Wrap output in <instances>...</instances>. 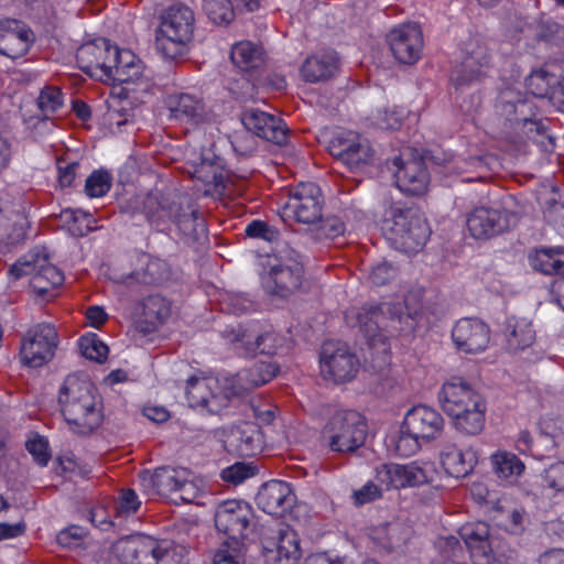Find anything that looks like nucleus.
<instances>
[{
	"instance_id": "26",
	"label": "nucleus",
	"mask_w": 564,
	"mask_h": 564,
	"mask_svg": "<svg viewBox=\"0 0 564 564\" xmlns=\"http://www.w3.org/2000/svg\"><path fill=\"white\" fill-rule=\"evenodd\" d=\"M444 420L434 409L426 405H416L409 410L403 420L406 433L423 441L436 438L443 431Z\"/></svg>"
},
{
	"instance_id": "5",
	"label": "nucleus",
	"mask_w": 564,
	"mask_h": 564,
	"mask_svg": "<svg viewBox=\"0 0 564 564\" xmlns=\"http://www.w3.org/2000/svg\"><path fill=\"white\" fill-rule=\"evenodd\" d=\"M367 434V421L361 413L339 410L324 425L322 443L333 453L351 455L365 445Z\"/></svg>"
},
{
	"instance_id": "28",
	"label": "nucleus",
	"mask_w": 564,
	"mask_h": 564,
	"mask_svg": "<svg viewBox=\"0 0 564 564\" xmlns=\"http://www.w3.org/2000/svg\"><path fill=\"white\" fill-rule=\"evenodd\" d=\"M256 500L258 507L265 513L282 517L293 507L295 496L285 481L271 480L261 486Z\"/></svg>"
},
{
	"instance_id": "39",
	"label": "nucleus",
	"mask_w": 564,
	"mask_h": 564,
	"mask_svg": "<svg viewBox=\"0 0 564 564\" xmlns=\"http://www.w3.org/2000/svg\"><path fill=\"white\" fill-rule=\"evenodd\" d=\"M441 462L449 476L463 478L474 469L477 456L473 449L463 451L455 445H447L442 452Z\"/></svg>"
},
{
	"instance_id": "6",
	"label": "nucleus",
	"mask_w": 564,
	"mask_h": 564,
	"mask_svg": "<svg viewBox=\"0 0 564 564\" xmlns=\"http://www.w3.org/2000/svg\"><path fill=\"white\" fill-rule=\"evenodd\" d=\"M160 19L156 50L171 59L184 55L194 32L193 10L183 3H174L161 13Z\"/></svg>"
},
{
	"instance_id": "7",
	"label": "nucleus",
	"mask_w": 564,
	"mask_h": 564,
	"mask_svg": "<svg viewBox=\"0 0 564 564\" xmlns=\"http://www.w3.org/2000/svg\"><path fill=\"white\" fill-rule=\"evenodd\" d=\"M276 263L271 264L264 286L268 293L288 297L299 291L304 282V265L297 251L285 247L280 249Z\"/></svg>"
},
{
	"instance_id": "46",
	"label": "nucleus",
	"mask_w": 564,
	"mask_h": 564,
	"mask_svg": "<svg viewBox=\"0 0 564 564\" xmlns=\"http://www.w3.org/2000/svg\"><path fill=\"white\" fill-rule=\"evenodd\" d=\"M235 341L240 343L246 355L254 356L258 354L262 355H274L276 354L278 347L280 346V338L276 334L267 332L258 335L253 339L245 333L238 334Z\"/></svg>"
},
{
	"instance_id": "63",
	"label": "nucleus",
	"mask_w": 564,
	"mask_h": 564,
	"mask_svg": "<svg viewBox=\"0 0 564 564\" xmlns=\"http://www.w3.org/2000/svg\"><path fill=\"white\" fill-rule=\"evenodd\" d=\"M544 480L550 488L564 491V462L555 463L545 469Z\"/></svg>"
},
{
	"instance_id": "12",
	"label": "nucleus",
	"mask_w": 564,
	"mask_h": 564,
	"mask_svg": "<svg viewBox=\"0 0 564 564\" xmlns=\"http://www.w3.org/2000/svg\"><path fill=\"white\" fill-rule=\"evenodd\" d=\"M397 186L410 195L424 194L430 176L422 156L414 155L412 149H406L393 159Z\"/></svg>"
},
{
	"instance_id": "18",
	"label": "nucleus",
	"mask_w": 564,
	"mask_h": 564,
	"mask_svg": "<svg viewBox=\"0 0 564 564\" xmlns=\"http://www.w3.org/2000/svg\"><path fill=\"white\" fill-rule=\"evenodd\" d=\"M514 220L511 212L481 206L468 214L466 225L474 238L489 239L507 231Z\"/></svg>"
},
{
	"instance_id": "3",
	"label": "nucleus",
	"mask_w": 564,
	"mask_h": 564,
	"mask_svg": "<svg viewBox=\"0 0 564 564\" xmlns=\"http://www.w3.org/2000/svg\"><path fill=\"white\" fill-rule=\"evenodd\" d=\"M406 312H402L401 304L382 303L377 306H362L354 313V318L360 330L369 338L377 337L381 332L399 333L404 328L412 327L409 319L416 318L422 312V304L415 294H408L404 299Z\"/></svg>"
},
{
	"instance_id": "47",
	"label": "nucleus",
	"mask_w": 564,
	"mask_h": 564,
	"mask_svg": "<svg viewBox=\"0 0 564 564\" xmlns=\"http://www.w3.org/2000/svg\"><path fill=\"white\" fill-rule=\"evenodd\" d=\"M531 265L544 274L564 275V252L553 249L538 250L531 258Z\"/></svg>"
},
{
	"instance_id": "30",
	"label": "nucleus",
	"mask_w": 564,
	"mask_h": 564,
	"mask_svg": "<svg viewBox=\"0 0 564 564\" xmlns=\"http://www.w3.org/2000/svg\"><path fill=\"white\" fill-rule=\"evenodd\" d=\"M438 398L442 409L448 415L460 413L464 408L474 406L476 401L482 399L479 393L459 377H453L446 381L442 387Z\"/></svg>"
},
{
	"instance_id": "51",
	"label": "nucleus",
	"mask_w": 564,
	"mask_h": 564,
	"mask_svg": "<svg viewBox=\"0 0 564 564\" xmlns=\"http://www.w3.org/2000/svg\"><path fill=\"white\" fill-rule=\"evenodd\" d=\"M536 37L553 45L564 43V26L553 20H541L538 24Z\"/></svg>"
},
{
	"instance_id": "27",
	"label": "nucleus",
	"mask_w": 564,
	"mask_h": 564,
	"mask_svg": "<svg viewBox=\"0 0 564 564\" xmlns=\"http://www.w3.org/2000/svg\"><path fill=\"white\" fill-rule=\"evenodd\" d=\"M135 315V329L151 334L170 317L171 303L160 294H150L137 304Z\"/></svg>"
},
{
	"instance_id": "23",
	"label": "nucleus",
	"mask_w": 564,
	"mask_h": 564,
	"mask_svg": "<svg viewBox=\"0 0 564 564\" xmlns=\"http://www.w3.org/2000/svg\"><path fill=\"white\" fill-rule=\"evenodd\" d=\"M452 338L458 350L478 354L488 347L490 329L478 318H462L453 327Z\"/></svg>"
},
{
	"instance_id": "11",
	"label": "nucleus",
	"mask_w": 564,
	"mask_h": 564,
	"mask_svg": "<svg viewBox=\"0 0 564 564\" xmlns=\"http://www.w3.org/2000/svg\"><path fill=\"white\" fill-rule=\"evenodd\" d=\"M253 519L249 503L241 500H227L216 508L214 520L218 532L228 536L229 542L240 543Z\"/></svg>"
},
{
	"instance_id": "24",
	"label": "nucleus",
	"mask_w": 564,
	"mask_h": 564,
	"mask_svg": "<svg viewBox=\"0 0 564 564\" xmlns=\"http://www.w3.org/2000/svg\"><path fill=\"white\" fill-rule=\"evenodd\" d=\"M241 122L253 137L282 145L288 141V128L283 121L270 113L258 109L246 110L241 115Z\"/></svg>"
},
{
	"instance_id": "4",
	"label": "nucleus",
	"mask_w": 564,
	"mask_h": 564,
	"mask_svg": "<svg viewBox=\"0 0 564 564\" xmlns=\"http://www.w3.org/2000/svg\"><path fill=\"white\" fill-rule=\"evenodd\" d=\"M182 551L172 541L144 534L124 536L113 544V554L121 564H182Z\"/></svg>"
},
{
	"instance_id": "48",
	"label": "nucleus",
	"mask_w": 564,
	"mask_h": 564,
	"mask_svg": "<svg viewBox=\"0 0 564 564\" xmlns=\"http://www.w3.org/2000/svg\"><path fill=\"white\" fill-rule=\"evenodd\" d=\"M494 470L499 478L508 479L519 477L524 470V464L517 455L509 452H499L492 455Z\"/></svg>"
},
{
	"instance_id": "21",
	"label": "nucleus",
	"mask_w": 564,
	"mask_h": 564,
	"mask_svg": "<svg viewBox=\"0 0 564 564\" xmlns=\"http://www.w3.org/2000/svg\"><path fill=\"white\" fill-rule=\"evenodd\" d=\"M388 41L393 56L403 64H414L421 56L423 35L420 26L414 23L403 24L393 29Z\"/></svg>"
},
{
	"instance_id": "38",
	"label": "nucleus",
	"mask_w": 564,
	"mask_h": 564,
	"mask_svg": "<svg viewBox=\"0 0 564 564\" xmlns=\"http://www.w3.org/2000/svg\"><path fill=\"white\" fill-rule=\"evenodd\" d=\"M111 53L110 63L112 64L109 79L123 84L132 83L141 76L142 65L131 51L116 47V52Z\"/></svg>"
},
{
	"instance_id": "61",
	"label": "nucleus",
	"mask_w": 564,
	"mask_h": 564,
	"mask_svg": "<svg viewBox=\"0 0 564 564\" xmlns=\"http://www.w3.org/2000/svg\"><path fill=\"white\" fill-rule=\"evenodd\" d=\"M420 440L422 438L406 433L402 425L400 430V436L395 443V451L401 456H410L419 451L421 446Z\"/></svg>"
},
{
	"instance_id": "52",
	"label": "nucleus",
	"mask_w": 564,
	"mask_h": 564,
	"mask_svg": "<svg viewBox=\"0 0 564 564\" xmlns=\"http://www.w3.org/2000/svg\"><path fill=\"white\" fill-rule=\"evenodd\" d=\"M110 187V174L106 171H94L86 180L85 192L90 197H101Z\"/></svg>"
},
{
	"instance_id": "45",
	"label": "nucleus",
	"mask_w": 564,
	"mask_h": 564,
	"mask_svg": "<svg viewBox=\"0 0 564 564\" xmlns=\"http://www.w3.org/2000/svg\"><path fill=\"white\" fill-rule=\"evenodd\" d=\"M560 82L561 79L554 74L544 68H538L525 78V87L534 97L547 98L552 101Z\"/></svg>"
},
{
	"instance_id": "25",
	"label": "nucleus",
	"mask_w": 564,
	"mask_h": 564,
	"mask_svg": "<svg viewBox=\"0 0 564 564\" xmlns=\"http://www.w3.org/2000/svg\"><path fill=\"white\" fill-rule=\"evenodd\" d=\"M459 535L467 545L474 564H490L494 560L495 539L488 523L482 521L465 523Z\"/></svg>"
},
{
	"instance_id": "50",
	"label": "nucleus",
	"mask_w": 564,
	"mask_h": 564,
	"mask_svg": "<svg viewBox=\"0 0 564 564\" xmlns=\"http://www.w3.org/2000/svg\"><path fill=\"white\" fill-rule=\"evenodd\" d=\"M82 355L93 361L102 362L108 355V346L99 340L96 335L82 336L78 343Z\"/></svg>"
},
{
	"instance_id": "20",
	"label": "nucleus",
	"mask_w": 564,
	"mask_h": 564,
	"mask_svg": "<svg viewBox=\"0 0 564 564\" xmlns=\"http://www.w3.org/2000/svg\"><path fill=\"white\" fill-rule=\"evenodd\" d=\"M279 371V367L271 362L257 361L251 367L237 372L235 376L225 377V389L229 391L231 400L240 398L253 389L272 380Z\"/></svg>"
},
{
	"instance_id": "57",
	"label": "nucleus",
	"mask_w": 564,
	"mask_h": 564,
	"mask_svg": "<svg viewBox=\"0 0 564 564\" xmlns=\"http://www.w3.org/2000/svg\"><path fill=\"white\" fill-rule=\"evenodd\" d=\"M240 543L225 541L214 555L213 564H241L239 558Z\"/></svg>"
},
{
	"instance_id": "9",
	"label": "nucleus",
	"mask_w": 564,
	"mask_h": 564,
	"mask_svg": "<svg viewBox=\"0 0 564 564\" xmlns=\"http://www.w3.org/2000/svg\"><path fill=\"white\" fill-rule=\"evenodd\" d=\"M58 344L55 327L47 323L37 324L24 335L20 357L21 361L32 368L42 367L54 356Z\"/></svg>"
},
{
	"instance_id": "33",
	"label": "nucleus",
	"mask_w": 564,
	"mask_h": 564,
	"mask_svg": "<svg viewBox=\"0 0 564 564\" xmlns=\"http://www.w3.org/2000/svg\"><path fill=\"white\" fill-rule=\"evenodd\" d=\"M170 117L181 122L198 124L206 119L204 101L195 95L180 93L166 98Z\"/></svg>"
},
{
	"instance_id": "43",
	"label": "nucleus",
	"mask_w": 564,
	"mask_h": 564,
	"mask_svg": "<svg viewBox=\"0 0 564 564\" xmlns=\"http://www.w3.org/2000/svg\"><path fill=\"white\" fill-rule=\"evenodd\" d=\"M63 105L62 93L56 87H45L41 90L37 97V107L40 115L35 118H30L29 124L36 129L39 126L51 124L54 126L51 116L54 115Z\"/></svg>"
},
{
	"instance_id": "60",
	"label": "nucleus",
	"mask_w": 564,
	"mask_h": 564,
	"mask_svg": "<svg viewBox=\"0 0 564 564\" xmlns=\"http://www.w3.org/2000/svg\"><path fill=\"white\" fill-rule=\"evenodd\" d=\"M317 227L318 236L325 238H336L345 232V224L336 216H330L325 219L318 220Z\"/></svg>"
},
{
	"instance_id": "56",
	"label": "nucleus",
	"mask_w": 564,
	"mask_h": 564,
	"mask_svg": "<svg viewBox=\"0 0 564 564\" xmlns=\"http://www.w3.org/2000/svg\"><path fill=\"white\" fill-rule=\"evenodd\" d=\"M256 138L243 127V130L236 131L231 144L235 151L241 155H250L256 151Z\"/></svg>"
},
{
	"instance_id": "54",
	"label": "nucleus",
	"mask_w": 564,
	"mask_h": 564,
	"mask_svg": "<svg viewBox=\"0 0 564 564\" xmlns=\"http://www.w3.org/2000/svg\"><path fill=\"white\" fill-rule=\"evenodd\" d=\"M141 505L135 491L131 488L122 489L119 499L115 506L119 516H129L135 513Z\"/></svg>"
},
{
	"instance_id": "35",
	"label": "nucleus",
	"mask_w": 564,
	"mask_h": 564,
	"mask_svg": "<svg viewBox=\"0 0 564 564\" xmlns=\"http://www.w3.org/2000/svg\"><path fill=\"white\" fill-rule=\"evenodd\" d=\"M64 274L59 269L48 262L46 254L37 251L36 269L30 281L33 291L41 297H46L51 291L62 285Z\"/></svg>"
},
{
	"instance_id": "59",
	"label": "nucleus",
	"mask_w": 564,
	"mask_h": 564,
	"mask_svg": "<svg viewBox=\"0 0 564 564\" xmlns=\"http://www.w3.org/2000/svg\"><path fill=\"white\" fill-rule=\"evenodd\" d=\"M247 236L251 238H261L267 241H275L279 239V231L272 227L269 226L267 223L261 220H253L250 223L246 228Z\"/></svg>"
},
{
	"instance_id": "62",
	"label": "nucleus",
	"mask_w": 564,
	"mask_h": 564,
	"mask_svg": "<svg viewBox=\"0 0 564 564\" xmlns=\"http://www.w3.org/2000/svg\"><path fill=\"white\" fill-rule=\"evenodd\" d=\"M25 446L39 465L45 466L48 463L51 454L48 452L47 442L43 437L37 436L34 440H30L26 442Z\"/></svg>"
},
{
	"instance_id": "22",
	"label": "nucleus",
	"mask_w": 564,
	"mask_h": 564,
	"mask_svg": "<svg viewBox=\"0 0 564 564\" xmlns=\"http://www.w3.org/2000/svg\"><path fill=\"white\" fill-rule=\"evenodd\" d=\"M188 202L187 194L163 196L159 193H149L142 203V210L148 221L159 231H164L172 219L174 210H180Z\"/></svg>"
},
{
	"instance_id": "53",
	"label": "nucleus",
	"mask_w": 564,
	"mask_h": 564,
	"mask_svg": "<svg viewBox=\"0 0 564 564\" xmlns=\"http://www.w3.org/2000/svg\"><path fill=\"white\" fill-rule=\"evenodd\" d=\"M37 251L32 250L22 256L9 268L8 278L10 281H18L24 275H33L36 269Z\"/></svg>"
},
{
	"instance_id": "55",
	"label": "nucleus",
	"mask_w": 564,
	"mask_h": 564,
	"mask_svg": "<svg viewBox=\"0 0 564 564\" xmlns=\"http://www.w3.org/2000/svg\"><path fill=\"white\" fill-rule=\"evenodd\" d=\"M254 475V467L245 463H236L221 471V478L226 482L238 485Z\"/></svg>"
},
{
	"instance_id": "17",
	"label": "nucleus",
	"mask_w": 564,
	"mask_h": 564,
	"mask_svg": "<svg viewBox=\"0 0 564 564\" xmlns=\"http://www.w3.org/2000/svg\"><path fill=\"white\" fill-rule=\"evenodd\" d=\"M169 276L170 268L164 260L144 254L139 269L128 274H115L111 281L130 293H140L143 286L159 285Z\"/></svg>"
},
{
	"instance_id": "41",
	"label": "nucleus",
	"mask_w": 564,
	"mask_h": 564,
	"mask_svg": "<svg viewBox=\"0 0 564 564\" xmlns=\"http://www.w3.org/2000/svg\"><path fill=\"white\" fill-rule=\"evenodd\" d=\"M505 333L507 347L513 352L527 349L535 340V330L532 326V321L527 317H510L507 322Z\"/></svg>"
},
{
	"instance_id": "58",
	"label": "nucleus",
	"mask_w": 564,
	"mask_h": 564,
	"mask_svg": "<svg viewBox=\"0 0 564 564\" xmlns=\"http://www.w3.org/2000/svg\"><path fill=\"white\" fill-rule=\"evenodd\" d=\"M397 275V268H394L391 263L383 261L372 267L369 280L375 285H386L391 280H393Z\"/></svg>"
},
{
	"instance_id": "40",
	"label": "nucleus",
	"mask_w": 564,
	"mask_h": 564,
	"mask_svg": "<svg viewBox=\"0 0 564 564\" xmlns=\"http://www.w3.org/2000/svg\"><path fill=\"white\" fill-rule=\"evenodd\" d=\"M297 534L289 527L279 530L276 551L267 554L268 564H297L301 558Z\"/></svg>"
},
{
	"instance_id": "44",
	"label": "nucleus",
	"mask_w": 564,
	"mask_h": 564,
	"mask_svg": "<svg viewBox=\"0 0 564 564\" xmlns=\"http://www.w3.org/2000/svg\"><path fill=\"white\" fill-rule=\"evenodd\" d=\"M230 58L242 72H250L264 64V52L262 47L252 42L243 41L232 46Z\"/></svg>"
},
{
	"instance_id": "29",
	"label": "nucleus",
	"mask_w": 564,
	"mask_h": 564,
	"mask_svg": "<svg viewBox=\"0 0 564 564\" xmlns=\"http://www.w3.org/2000/svg\"><path fill=\"white\" fill-rule=\"evenodd\" d=\"M33 42L32 31L22 22L6 20L0 22V54L9 58H20L26 54Z\"/></svg>"
},
{
	"instance_id": "10",
	"label": "nucleus",
	"mask_w": 564,
	"mask_h": 564,
	"mask_svg": "<svg viewBox=\"0 0 564 564\" xmlns=\"http://www.w3.org/2000/svg\"><path fill=\"white\" fill-rule=\"evenodd\" d=\"M359 369V359L340 341L328 340L321 350L322 373L334 381L341 383L355 378Z\"/></svg>"
},
{
	"instance_id": "15",
	"label": "nucleus",
	"mask_w": 564,
	"mask_h": 564,
	"mask_svg": "<svg viewBox=\"0 0 564 564\" xmlns=\"http://www.w3.org/2000/svg\"><path fill=\"white\" fill-rule=\"evenodd\" d=\"M285 210H290L297 223L315 224L321 220L323 198L315 183H300L289 191Z\"/></svg>"
},
{
	"instance_id": "14",
	"label": "nucleus",
	"mask_w": 564,
	"mask_h": 564,
	"mask_svg": "<svg viewBox=\"0 0 564 564\" xmlns=\"http://www.w3.org/2000/svg\"><path fill=\"white\" fill-rule=\"evenodd\" d=\"M434 473L431 463L384 464L378 469L377 477L387 488L398 489L430 484L433 481Z\"/></svg>"
},
{
	"instance_id": "37",
	"label": "nucleus",
	"mask_w": 564,
	"mask_h": 564,
	"mask_svg": "<svg viewBox=\"0 0 564 564\" xmlns=\"http://www.w3.org/2000/svg\"><path fill=\"white\" fill-rule=\"evenodd\" d=\"M337 68V54L323 52L308 56L301 67V74L306 82L316 83L332 77Z\"/></svg>"
},
{
	"instance_id": "42",
	"label": "nucleus",
	"mask_w": 564,
	"mask_h": 564,
	"mask_svg": "<svg viewBox=\"0 0 564 564\" xmlns=\"http://www.w3.org/2000/svg\"><path fill=\"white\" fill-rule=\"evenodd\" d=\"M486 404L484 399L476 401L474 406L464 408L460 413H454L451 416L454 419L456 430L466 435L479 434L485 425Z\"/></svg>"
},
{
	"instance_id": "31",
	"label": "nucleus",
	"mask_w": 564,
	"mask_h": 564,
	"mask_svg": "<svg viewBox=\"0 0 564 564\" xmlns=\"http://www.w3.org/2000/svg\"><path fill=\"white\" fill-rule=\"evenodd\" d=\"M177 227L182 239L187 245L202 243L207 240L205 219L188 195V202L180 210H174L171 219Z\"/></svg>"
},
{
	"instance_id": "1",
	"label": "nucleus",
	"mask_w": 564,
	"mask_h": 564,
	"mask_svg": "<svg viewBox=\"0 0 564 564\" xmlns=\"http://www.w3.org/2000/svg\"><path fill=\"white\" fill-rule=\"evenodd\" d=\"M58 403L66 423L78 434L91 433L102 422L101 401L86 377L67 376L59 389Z\"/></svg>"
},
{
	"instance_id": "2",
	"label": "nucleus",
	"mask_w": 564,
	"mask_h": 564,
	"mask_svg": "<svg viewBox=\"0 0 564 564\" xmlns=\"http://www.w3.org/2000/svg\"><path fill=\"white\" fill-rule=\"evenodd\" d=\"M381 229L391 246L405 253L419 251L431 234L426 219L419 208L401 203L389 206Z\"/></svg>"
},
{
	"instance_id": "64",
	"label": "nucleus",
	"mask_w": 564,
	"mask_h": 564,
	"mask_svg": "<svg viewBox=\"0 0 564 564\" xmlns=\"http://www.w3.org/2000/svg\"><path fill=\"white\" fill-rule=\"evenodd\" d=\"M532 116L533 115H527L524 118L521 117L522 122L520 123L519 127L521 128L523 134H525L528 139L534 142L539 137L540 132L543 131L545 126L549 123V120L534 119L532 118Z\"/></svg>"
},
{
	"instance_id": "36",
	"label": "nucleus",
	"mask_w": 564,
	"mask_h": 564,
	"mask_svg": "<svg viewBox=\"0 0 564 564\" xmlns=\"http://www.w3.org/2000/svg\"><path fill=\"white\" fill-rule=\"evenodd\" d=\"M229 442L239 456L249 457L261 451L263 437L256 424L245 422L231 430Z\"/></svg>"
},
{
	"instance_id": "34",
	"label": "nucleus",
	"mask_w": 564,
	"mask_h": 564,
	"mask_svg": "<svg viewBox=\"0 0 564 564\" xmlns=\"http://www.w3.org/2000/svg\"><path fill=\"white\" fill-rule=\"evenodd\" d=\"M496 110L506 123H509L510 128L519 127L522 122L521 117L533 115L532 104L523 99L521 94L512 88L500 91Z\"/></svg>"
},
{
	"instance_id": "13",
	"label": "nucleus",
	"mask_w": 564,
	"mask_h": 564,
	"mask_svg": "<svg viewBox=\"0 0 564 564\" xmlns=\"http://www.w3.org/2000/svg\"><path fill=\"white\" fill-rule=\"evenodd\" d=\"M490 56L486 44L479 40H469L465 44L464 57L457 65L451 76V80L456 89L480 80L486 75Z\"/></svg>"
},
{
	"instance_id": "49",
	"label": "nucleus",
	"mask_w": 564,
	"mask_h": 564,
	"mask_svg": "<svg viewBox=\"0 0 564 564\" xmlns=\"http://www.w3.org/2000/svg\"><path fill=\"white\" fill-rule=\"evenodd\" d=\"M203 9L208 19L217 25H227L235 18L231 0H203Z\"/></svg>"
},
{
	"instance_id": "16",
	"label": "nucleus",
	"mask_w": 564,
	"mask_h": 564,
	"mask_svg": "<svg viewBox=\"0 0 564 564\" xmlns=\"http://www.w3.org/2000/svg\"><path fill=\"white\" fill-rule=\"evenodd\" d=\"M329 153L338 162L355 171L369 163L372 149L365 138L355 132H343L329 142Z\"/></svg>"
},
{
	"instance_id": "32",
	"label": "nucleus",
	"mask_w": 564,
	"mask_h": 564,
	"mask_svg": "<svg viewBox=\"0 0 564 564\" xmlns=\"http://www.w3.org/2000/svg\"><path fill=\"white\" fill-rule=\"evenodd\" d=\"M186 469L167 466L159 467L153 473L143 470L139 474L142 487L151 496L169 497L174 495L180 484L184 481Z\"/></svg>"
},
{
	"instance_id": "19",
	"label": "nucleus",
	"mask_w": 564,
	"mask_h": 564,
	"mask_svg": "<svg viewBox=\"0 0 564 564\" xmlns=\"http://www.w3.org/2000/svg\"><path fill=\"white\" fill-rule=\"evenodd\" d=\"M116 47L105 39L80 45L76 52L78 67L90 77L108 80L112 64L110 56L111 52H116Z\"/></svg>"
},
{
	"instance_id": "8",
	"label": "nucleus",
	"mask_w": 564,
	"mask_h": 564,
	"mask_svg": "<svg viewBox=\"0 0 564 564\" xmlns=\"http://www.w3.org/2000/svg\"><path fill=\"white\" fill-rule=\"evenodd\" d=\"M225 377L200 378L191 376L186 380V399L192 408H204L210 413H218L231 401L229 391L225 389Z\"/></svg>"
}]
</instances>
